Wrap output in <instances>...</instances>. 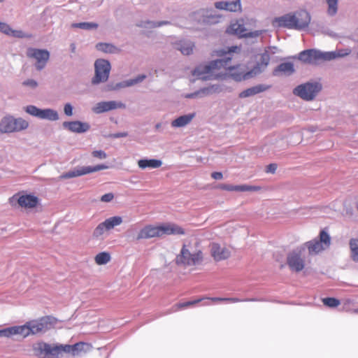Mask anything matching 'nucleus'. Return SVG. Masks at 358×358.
<instances>
[{"mask_svg": "<svg viewBox=\"0 0 358 358\" xmlns=\"http://www.w3.org/2000/svg\"><path fill=\"white\" fill-rule=\"evenodd\" d=\"M240 50L237 46H232L227 51L220 50L216 51V55L224 57L223 59H216L206 64H200L193 71V75L201 80H213L231 77L236 81L245 80L246 72L244 66L241 65L231 66L233 53Z\"/></svg>", "mask_w": 358, "mask_h": 358, "instance_id": "obj_1", "label": "nucleus"}, {"mask_svg": "<svg viewBox=\"0 0 358 358\" xmlns=\"http://www.w3.org/2000/svg\"><path fill=\"white\" fill-rule=\"evenodd\" d=\"M183 235L185 230L173 223L164 224L159 226L148 224L142 228L136 236V240L149 239L160 237L163 235Z\"/></svg>", "mask_w": 358, "mask_h": 358, "instance_id": "obj_2", "label": "nucleus"}, {"mask_svg": "<svg viewBox=\"0 0 358 358\" xmlns=\"http://www.w3.org/2000/svg\"><path fill=\"white\" fill-rule=\"evenodd\" d=\"M310 22V14L303 10L296 12L294 14H287L280 17H276L273 20V24L277 23L278 27L302 29L307 27Z\"/></svg>", "mask_w": 358, "mask_h": 358, "instance_id": "obj_3", "label": "nucleus"}, {"mask_svg": "<svg viewBox=\"0 0 358 358\" xmlns=\"http://www.w3.org/2000/svg\"><path fill=\"white\" fill-rule=\"evenodd\" d=\"M57 323V319L51 316H44L27 322L21 325L22 336L25 338L29 335L43 334L53 327Z\"/></svg>", "mask_w": 358, "mask_h": 358, "instance_id": "obj_4", "label": "nucleus"}, {"mask_svg": "<svg viewBox=\"0 0 358 358\" xmlns=\"http://www.w3.org/2000/svg\"><path fill=\"white\" fill-rule=\"evenodd\" d=\"M203 260V254L201 250H192L189 245L184 244L175 262L178 266H195L201 264Z\"/></svg>", "mask_w": 358, "mask_h": 358, "instance_id": "obj_5", "label": "nucleus"}, {"mask_svg": "<svg viewBox=\"0 0 358 358\" xmlns=\"http://www.w3.org/2000/svg\"><path fill=\"white\" fill-rule=\"evenodd\" d=\"M331 245V237L326 230L320 231L318 238L306 242L301 248L308 250L310 255H315L327 249Z\"/></svg>", "mask_w": 358, "mask_h": 358, "instance_id": "obj_6", "label": "nucleus"}, {"mask_svg": "<svg viewBox=\"0 0 358 358\" xmlns=\"http://www.w3.org/2000/svg\"><path fill=\"white\" fill-rule=\"evenodd\" d=\"M29 127V122L21 118H15L8 115L4 117L0 122V131L1 133L18 132L26 129Z\"/></svg>", "mask_w": 358, "mask_h": 358, "instance_id": "obj_7", "label": "nucleus"}, {"mask_svg": "<svg viewBox=\"0 0 358 358\" xmlns=\"http://www.w3.org/2000/svg\"><path fill=\"white\" fill-rule=\"evenodd\" d=\"M334 52H321L315 50H306L299 54L298 59L306 64H315L319 61L331 60L336 57Z\"/></svg>", "mask_w": 358, "mask_h": 358, "instance_id": "obj_8", "label": "nucleus"}, {"mask_svg": "<svg viewBox=\"0 0 358 358\" xmlns=\"http://www.w3.org/2000/svg\"><path fill=\"white\" fill-rule=\"evenodd\" d=\"M269 62L270 55L266 50L263 53L255 55L250 61V69L248 71V78L260 73L267 67Z\"/></svg>", "mask_w": 358, "mask_h": 358, "instance_id": "obj_9", "label": "nucleus"}, {"mask_svg": "<svg viewBox=\"0 0 358 358\" xmlns=\"http://www.w3.org/2000/svg\"><path fill=\"white\" fill-rule=\"evenodd\" d=\"M321 85L317 83H307L296 87L294 90V94L304 100L310 101L314 99V97L321 90Z\"/></svg>", "mask_w": 358, "mask_h": 358, "instance_id": "obj_10", "label": "nucleus"}, {"mask_svg": "<svg viewBox=\"0 0 358 358\" xmlns=\"http://www.w3.org/2000/svg\"><path fill=\"white\" fill-rule=\"evenodd\" d=\"M95 75L92 80L94 85L107 81L110 71V64L106 59H97L94 63Z\"/></svg>", "mask_w": 358, "mask_h": 358, "instance_id": "obj_11", "label": "nucleus"}, {"mask_svg": "<svg viewBox=\"0 0 358 358\" xmlns=\"http://www.w3.org/2000/svg\"><path fill=\"white\" fill-rule=\"evenodd\" d=\"M303 248H299L287 256V264L291 271L300 272L305 268V259L302 257Z\"/></svg>", "mask_w": 358, "mask_h": 358, "instance_id": "obj_12", "label": "nucleus"}, {"mask_svg": "<svg viewBox=\"0 0 358 358\" xmlns=\"http://www.w3.org/2000/svg\"><path fill=\"white\" fill-rule=\"evenodd\" d=\"M27 56L36 60V68L41 71L45 66L49 60L50 53L46 50L29 48L27 51Z\"/></svg>", "mask_w": 358, "mask_h": 358, "instance_id": "obj_13", "label": "nucleus"}, {"mask_svg": "<svg viewBox=\"0 0 358 358\" xmlns=\"http://www.w3.org/2000/svg\"><path fill=\"white\" fill-rule=\"evenodd\" d=\"M122 222V217L120 216L110 217L97 225L93 231V236L94 238H99L105 231H110L115 227L120 225Z\"/></svg>", "mask_w": 358, "mask_h": 358, "instance_id": "obj_14", "label": "nucleus"}, {"mask_svg": "<svg viewBox=\"0 0 358 358\" xmlns=\"http://www.w3.org/2000/svg\"><path fill=\"white\" fill-rule=\"evenodd\" d=\"M108 167L104 164H99L94 166H82L74 169L73 171H71L66 172L61 176L62 178H71L78 176H81L83 175H86L88 173L96 172L101 170L107 169Z\"/></svg>", "mask_w": 358, "mask_h": 358, "instance_id": "obj_15", "label": "nucleus"}, {"mask_svg": "<svg viewBox=\"0 0 358 358\" xmlns=\"http://www.w3.org/2000/svg\"><path fill=\"white\" fill-rule=\"evenodd\" d=\"M205 299H206L208 300H210L213 302H221V301L234 302V301H236V299H232V298H220V297L199 298V299L193 300V301H189L181 302V303H176L173 306L174 311H178V310H180L182 309H184V308H186L194 306V305L199 303V302L202 301Z\"/></svg>", "mask_w": 358, "mask_h": 358, "instance_id": "obj_16", "label": "nucleus"}, {"mask_svg": "<svg viewBox=\"0 0 358 358\" xmlns=\"http://www.w3.org/2000/svg\"><path fill=\"white\" fill-rule=\"evenodd\" d=\"M32 349L34 355L40 358H45L49 355H55V350L57 348H55V345H52L44 342H38L32 345Z\"/></svg>", "mask_w": 358, "mask_h": 358, "instance_id": "obj_17", "label": "nucleus"}, {"mask_svg": "<svg viewBox=\"0 0 358 358\" xmlns=\"http://www.w3.org/2000/svg\"><path fill=\"white\" fill-rule=\"evenodd\" d=\"M125 105L121 102H117L115 101H101L96 103L93 108V111L95 113L99 114L105 112H108L111 110L116 108H124Z\"/></svg>", "mask_w": 358, "mask_h": 358, "instance_id": "obj_18", "label": "nucleus"}, {"mask_svg": "<svg viewBox=\"0 0 358 358\" xmlns=\"http://www.w3.org/2000/svg\"><path fill=\"white\" fill-rule=\"evenodd\" d=\"M210 253L213 259L217 262L227 259L230 257L229 250L216 243L210 245Z\"/></svg>", "mask_w": 358, "mask_h": 358, "instance_id": "obj_19", "label": "nucleus"}, {"mask_svg": "<svg viewBox=\"0 0 358 358\" xmlns=\"http://www.w3.org/2000/svg\"><path fill=\"white\" fill-rule=\"evenodd\" d=\"M215 7L217 9L224 10L229 12H238L241 10V0L217 1L215 3Z\"/></svg>", "mask_w": 358, "mask_h": 358, "instance_id": "obj_20", "label": "nucleus"}, {"mask_svg": "<svg viewBox=\"0 0 358 358\" xmlns=\"http://www.w3.org/2000/svg\"><path fill=\"white\" fill-rule=\"evenodd\" d=\"M39 199L32 194H23L17 198L19 206L24 208H34L38 204Z\"/></svg>", "mask_w": 358, "mask_h": 358, "instance_id": "obj_21", "label": "nucleus"}, {"mask_svg": "<svg viewBox=\"0 0 358 358\" xmlns=\"http://www.w3.org/2000/svg\"><path fill=\"white\" fill-rule=\"evenodd\" d=\"M227 32L236 35L240 38L246 36V28L243 20L232 22L227 28Z\"/></svg>", "mask_w": 358, "mask_h": 358, "instance_id": "obj_22", "label": "nucleus"}, {"mask_svg": "<svg viewBox=\"0 0 358 358\" xmlns=\"http://www.w3.org/2000/svg\"><path fill=\"white\" fill-rule=\"evenodd\" d=\"M63 126L69 131L76 133H83L89 130L90 125L80 121L64 122Z\"/></svg>", "mask_w": 358, "mask_h": 358, "instance_id": "obj_23", "label": "nucleus"}, {"mask_svg": "<svg viewBox=\"0 0 358 358\" xmlns=\"http://www.w3.org/2000/svg\"><path fill=\"white\" fill-rule=\"evenodd\" d=\"M0 31L8 35L12 36L15 38H30L31 35L25 34L21 30H14L8 24L0 22Z\"/></svg>", "mask_w": 358, "mask_h": 358, "instance_id": "obj_24", "label": "nucleus"}, {"mask_svg": "<svg viewBox=\"0 0 358 358\" xmlns=\"http://www.w3.org/2000/svg\"><path fill=\"white\" fill-rule=\"evenodd\" d=\"M294 66L292 62H284L279 64L273 71L274 76H290L294 72Z\"/></svg>", "mask_w": 358, "mask_h": 358, "instance_id": "obj_25", "label": "nucleus"}, {"mask_svg": "<svg viewBox=\"0 0 358 358\" xmlns=\"http://www.w3.org/2000/svg\"><path fill=\"white\" fill-rule=\"evenodd\" d=\"M162 162L159 159H142L138 161V166L141 169H157L160 167Z\"/></svg>", "mask_w": 358, "mask_h": 358, "instance_id": "obj_26", "label": "nucleus"}, {"mask_svg": "<svg viewBox=\"0 0 358 358\" xmlns=\"http://www.w3.org/2000/svg\"><path fill=\"white\" fill-rule=\"evenodd\" d=\"M194 117V114H188L180 116L171 122V126L173 127H184L189 123Z\"/></svg>", "mask_w": 358, "mask_h": 358, "instance_id": "obj_27", "label": "nucleus"}, {"mask_svg": "<svg viewBox=\"0 0 358 358\" xmlns=\"http://www.w3.org/2000/svg\"><path fill=\"white\" fill-rule=\"evenodd\" d=\"M92 349L90 343L85 342H78L73 345V356L78 355L82 352L87 353Z\"/></svg>", "mask_w": 358, "mask_h": 358, "instance_id": "obj_28", "label": "nucleus"}, {"mask_svg": "<svg viewBox=\"0 0 358 358\" xmlns=\"http://www.w3.org/2000/svg\"><path fill=\"white\" fill-rule=\"evenodd\" d=\"M194 48V44L191 41H180L177 44V49L185 55L192 54L193 52Z\"/></svg>", "mask_w": 358, "mask_h": 358, "instance_id": "obj_29", "label": "nucleus"}, {"mask_svg": "<svg viewBox=\"0 0 358 358\" xmlns=\"http://www.w3.org/2000/svg\"><path fill=\"white\" fill-rule=\"evenodd\" d=\"M21 335L22 336V328L21 326H15L8 328H6L0 330L1 337H10L13 335Z\"/></svg>", "mask_w": 358, "mask_h": 358, "instance_id": "obj_30", "label": "nucleus"}, {"mask_svg": "<svg viewBox=\"0 0 358 358\" xmlns=\"http://www.w3.org/2000/svg\"><path fill=\"white\" fill-rule=\"evenodd\" d=\"M38 118L47 119L50 120H57L59 118L58 114L55 110L52 109H40Z\"/></svg>", "mask_w": 358, "mask_h": 358, "instance_id": "obj_31", "label": "nucleus"}, {"mask_svg": "<svg viewBox=\"0 0 358 358\" xmlns=\"http://www.w3.org/2000/svg\"><path fill=\"white\" fill-rule=\"evenodd\" d=\"M96 48L99 51H101L105 53H115L119 52L118 48L115 45L107 43H99L96 45Z\"/></svg>", "mask_w": 358, "mask_h": 358, "instance_id": "obj_32", "label": "nucleus"}, {"mask_svg": "<svg viewBox=\"0 0 358 358\" xmlns=\"http://www.w3.org/2000/svg\"><path fill=\"white\" fill-rule=\"evenodd\" d=\"M111 259L110 255L108 252H101L98 253L95 257L94 261L97 265H103L108 263Z\"/></svg>", "mask_w": 358, "mask_h": 358, "instance_id": "obj_33", "label": "nucleus"}, {"mask_svg": "<svg viewBox=\"0 0 358 358\" xmlns=\"http://www.w3.org/2000/svg\"><path fill=\"white\" fill-rule=\"evenodd\" d=\"M350 257L355 262H358V239L351 238L349 242Z\"/></svg>", "mask_w": 358, "mask_h": 358, "instance_id": "obj_34", "label": "nucleus"}, {"mask_svg": "<svg viewBox=\"0 0 358 358\" xmlns=\"http://www.w3.org/2000/svg\"><path fill=\"white\" fill-rule=\"evenodd\" d=\"M327 4V13L330 16H334L338 8V0H326Z\"/></svg>", "mask_w": 358, "mask_h": 358, "instance_id": "obj_35", "label": "nucleus"}, {"mask_svg": "<svg viewBox=\"0 0 358 358\" xmlns=\"http://www.w3.org/2000/svg\"><path fill=\"white\" fill-rule=\"evenodd\" d=\"M270 88L269 85L263 84L257 85L255 87L248 88V96L263 92Z\"/></svg>", "mask_w": 358, "mask_h": 358, "instance_id": "obj_36", "label": "nucleus"}, {"mask_svg": "<svg viewBox=\"0 0 358 358\" xmlns=\"http://www.w3.org/2000/svg\"><path fill=\"white\" fill-rule=\"evenodd\" d=\"M55 348H57L55 350V355L62 352L71 353L73 355V345H55Z\"/></svg>", "mask_w": 358, "mask_h": 358, "instance_id": "obj_37", "label": "nucleus"}, {"mask_svg": "<svg viewBox=\"0 0 358 358\" xmlns=\"http://www.w3.org/2000/svg\"><path fill=\"white\" fill-rule=\"evenodd\" d=\"M73 28H80L83 29H92L98 27V24L94 22H80L73 23L71 25Z\"/></svg>", "mask_w": 358, "mask_h": 358, "instance_id": "obj_38", "label": "nucleus"}, {"mask_svg": "<svg viewBox=\"0 0 358 358\" xmlns=\"http://www.w3.org/2000/svg\"><path fill=\"white\" fill-rule=\"evenodd\" d=\"M323 303L329 307L334 308L340 305V301L332 297H327L322 299Z\"/></svg>", "mask_w": 358, "mask_h": 358, "instance_id": "obj_39", "label": "nucleus"}, {"mask_svg": "<svg viewBox=\"0 0 358 358\" xmlns=\"http://www.w3.org/2000/svg\"><path fill=\"white\" fill-rule=\"evenodd\" d=\"M145 78V75H139L136 78L134 79H131L129 80H127L124 82V84L123 85L124 87H129L134 85H136L138 83L142 82Z\"/></svg>", "mask_w": 358, "mask_h": 358, "instance_id": "obj_40", "label": "nucleus"}, {"mask_svg": "<svg viewBox=\"0 0 358 358\" xmlns=\"http://www.w3.org/2000/svg\"><path fill=\"white\" fill-rule=\"evenodd\" d=\"M26 112L31 115L38 117L40 109L35 106H28L25 109Z\"/></svg>", "mask_w": 358, "mask_h": 358, "instance_id": "obj_41", "label": "nucleus"}, {"mask_svg": "<svg viewBox=\"0 0 358 358\" xmlns=\"http://www.w3.org/2000/svg\"><path fill=\"white\" fill-rule=\"evenodd\" d=\"M219 187L224 190L227 191H234V190H244L245 187L243 186L238 187V186H232V185H220Z\"/></svg>", "mask_w": 358, "mask_h": 358, "instance_id": "obj_42", "label": "nucleus"}, {"mask_svg": "<svg viewBox=\"0 0 358 358\" xmlns=\"http://www.w3.org/2000/svg\"><path fill=\"white\" fill-rule=\"evenodd\" d=\"M92 155L95 158L101 159H106L107 157L106 152L102 150H94L92 152Z\"/></svg>", "mask_w": 358, "mask_h": 358, "instance_id": "obj_43", "label": "nucleus"}, {"mask_svg": "<svg viewBox=\"0 0 358 358\" xmlns=\"http://www.w3.org/2000/svg\"><path fill=\"white\" fill-rule=\"evenodd\" d=\"M114 198V195L113 193H107L103 194L101 197V201L103 202H110Z\"/></svg>", "mask_w": 358, "mask_h": 358, "instance_id": "obj_44", "label": "nucleus"}, {"mask_svg": "<svg viewBox=\"0 0 358 358\" xmlns=\"http://www.w3.org/2000/svg\"><path fill=\"white\" fill-rule=\"evenodd\" d=\"M352 50L350 48L339 50L337 52V56L343 57L349 55L351 53Z\"/></svg>", "mask_w": 358, "mask_h": 358, "instance_id": "obj_45", "label": "nucleus"}, {"mask_svg": "<svg viewBox=\"0 0 358 358\" xmlns=\"http://www.w3.org/2000/svg\"><path fill=\"white\" fill-rule=\"evenodd\" d=\"M64 113L68 116H71L73 114V112H72L73 108L70 103H66L64 106Z\"/></svg>", "mask_w": 358, "mask_h": 358, "instance_id": "obj_46", "label": "nucleus"}, {"mask_svg": "<svg viewBox=\"0 0 358 358\" xmlns=\"http://www.w3.org/2000/svg\"><path fill=\"white\" fill-rule=\"evenodd\" d=\"M277 169V164H270L266 166V171L267 173H274Z\"/></svg>", "mask_w": 358, "mask_h": 358, "instance_id": "obj_47", "label": "nucleus"}, {"mask_svg": "<svg viewBox=\"0 0 358 358\" xmlns=\"http://www.w3.org/2000/svg\"><path fill=\"white\" fill-rule=\"evenodd\" d=\"M23 85L26 86H30L31 87H36L37 86V83L34 80L29 79L23 82Z\"/></svg>", "mask_w": 358, "mask_h": 358, "instance_id": "obj_48", "label": "nucleus"}, {"mask_svg": "<svg viewBox=\"0 0 358 358\" xmlns=\"http://www.w3.org/2000/svg\"><path fill=\"white\" fill-rule=\"evenodd\" d=\"M211 177L215 180H221L223 178V175L221 172H213Z\"/></svg>", "mask_w": 358, "mask_h": 358, "instance_id": "obj_49", "label": "nucleus"}, {"mask_svg": "<svg viewBox=\"0 0 358 358\" xmlns=\"http://www.w3.org/2000/svg\"><path fill=\"white\" fill-rule=\"evenodd\" d=\"M262 33V31H256L255 32H248V38L259 36Z\"/></svg>", "mask_w": 358, "mask_h": 358, "instance_id": "obj_50", "label": "nucleus"}, {"mask_svg": "<svg viewBox=\"0 0 358 358\" xmlns=\"http://www.w3.org/2000/svg\"><path fill=\"white\" fill-rule=\"evenodd\" d=\"M127 136V133H120V134H116L114 135V136L116 137V138L125 137Z\"/></svg>", "mask_w": 358, "mask_h": 358, "instance_id": "obj_51", "label": "nucleus"}, {"mask_svg": "<svg viewBox=\"0 0 358 358\" xmlns=\"http://www.w3.org/2000/svg\"><path fill=\"white\" fill-rule=\"evenodd\" d=\"M199 94V92H196V93H192V94H187L185 96L186 98H194L196 96H197V94Z\"/></svg>", "mask_w": 358, "mask_h": 358, "instance_id": "obj_52", "label": "nucleus"}, {"mask_svg": "<svg viewBox=\"0 0 358 358\" xmlns=\"http://www.w3.org/2000/svg\"><path fill=\"white\" fill-rule=\"evenodd\" d=\"M258 189H259V187H257L248 186V191H255Z\"/></svg>", "mask_w": 358, "mask_h": 358, "instance_id": "obj_53", "label": "nucleus"}, {"mask_svg": "<svg viewBox=\"0 0 358 358\" xmlns=\"http://www.w3.org/2000/svg\"><path fill=\"white\" fill-rule=\"evenodd\" d=\"M239 96L241 98L246 97V91H243L241 92Z\"/></svg>", "mask_w": 358, "mask_h": 358, "instance_id": "obj_54", "label": "nucleus"}, {"mask_svg": "<svg viewBox=\"0 0 358 358\" xmlns=\"http://www.w3.org/2000/svg\"><path fill=\"white\" fill-rule=\"evenodd\" d=\"M72 50H73V51H74V50H75V46L73 44L72 45Z\"/></svg>", "mask_w": 358, "mask_h": 358, "instance_id": "obj_55", "label": "nucleus"}, {"mask_svg": "<svg viewBox=\"0 0 358 358\" xmlns=\"http://www.w3.org/2000/svg\"><path fill=\"white\" fill-rule=\"evenodd\" d=\"M354 312H355V313H358V309H355V310H354Z\"/></svg>", "mask_w": 358, "mask_h": 358, "instance_id": "obj_56", "label": "nucleus"}, {"mask_svg": "<svg viewBox=\"0 0 358 358\" xmlns=\"http://www.w3.org/2000/svg\"><path fill=\"white\" fill-rule=\"evenodd\" d=\"M16 196H17V194L13 195V198H12V199H14V198H15V197H16Z\"/></svg>", "mask_w": 358, "mask_h": 358, "instance_id": "obj_57", "label": "nucleus"}, {"mask_svg": "<svg viewBox=\"0 0 358 358\" xmlns=\"http://www.w3.org/2000/svg\"><path fill=\"white\" fill-rule=\"evenodd\" d=\"M356 57H357V58L358 59V52H357V54H356Z\"/></svg>", "mask_w": 358, "mask_h": 358, "instance_id": "obj_58", "label": "nucleus"}, {"mask_svg": "<svg viewBox=\"0 0 358 358\" xmlns=\"http://www.w3.org/2000/svg\"><path fill=\"white\" fill-rule=\"evenodd\" d=\"M162 24H165V22L159 23V25H162Z\"/></svg>", "mask_w": 358, "mask_h": 358, "instance_id": "obj_59", "label": "nucleus"}, {"mask_svg": "<svg viewBox=\"0 0 358 358\" xmlns=\"http://www.w3.org/2000/svg\"><path fill=\"white\" fill-rule=\"evenodd\" d=\"M357 239H358V238H357Z\"/></svg>", "mask_w": 358, "mask_h": 358, "instance_id": "obj_60", "label": "nucleus"}]
</instances>
